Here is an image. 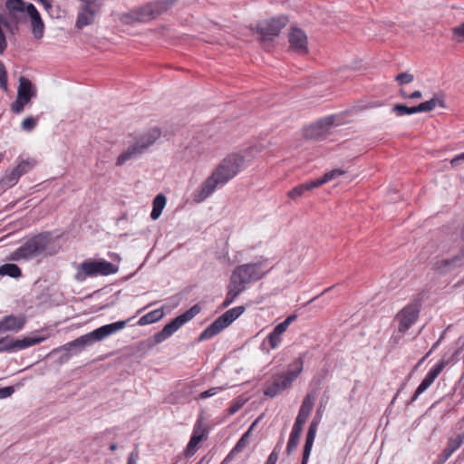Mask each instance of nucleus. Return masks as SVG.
<instances>
[{
    "instance_id": "4be33fe9",
    "label": "nucleus",
    "mask_w": 464,
    "mask_h": 464,
    "mask_svg": "<svg viewBox=\"0 0 464 464\" xmlns=\"http://www.w3.org/2000/svg\"><path fill=\"white\" fill-rule=\"evenodd\" d=\"M334 124V116H329L320 120L314 125L305 129L304 136L308 139H317L325 134L327 128Z\"/></svg>"
},
{
    "instance_id": "49530a36",
    "label": "nucleus",
    "mask_w": 464,
    "mask_h": 464,
    "mask_svg": "<svg viewBox=\"0 0 464 464\" xmlns=\"http://www.w3.org/2000/svg\"><path fill=\"white\" fill-rule=\"evenodd\" d=\"M453 34L459 42L464 41V23L453 28Z\"/></svg>"
},
{
    "instance_id": "423d86ee",
    "label": "nucleus",
    "mask_w": 464,
    "mask_h": 464,
    "mask_svg": "<svg viewBox=\"0 0 464 464\" xmlns=\"http://www.w3.org/2000/svg\"><path fill=\"white\" fill-rule=\"evenodd\" d=\"M293 369L287 372L276 374L272 377L271 381L266 384L265 395L270 398H275L285 390L291 387L293 382L302 372L304 368V361L302 357H298L292 364Z\"/></svg>"
},
{
    "instance_id": "f03ea898",
    "label": "nucleus",
    "mask_w": 464,
    "mask_h": 464,
    "mask_svg": "<svg viewBox=\"0 0 464 464\" xmlns=\"http://www.w3.org/2000/svg\"><path fill=\"white\" fill-rule=\"evenodd\" d=\"M269 271L268 259L263 256L254 262L237 266L232 272L223 307L230 305L248 284L260 280Z\"/></svg>"
},
{
    "instance_id": "774afa93",
    "label": "nucleus",
    "mask_w": 464,
    "mask_h": 464,
    "mask_svg": "<svg viewBox=\"0 0 464 464\" xmlns=\"http://www.w3.org/2000/svg\"><path fill=\"white\" fill-rule=\"evenodd\" d=\"M3 158H4V154L0 153V162L3 160Z\"/></svg>"
},
{
    "instance_id": "393cba45",
    "label": "nucleus",
    "mask_w": 464,
    "mask_h": 464,
    "mask_svg": "<svg viewBox=\"0 0 464 464\" xmlns=\"http://www.w3.org/2000/svg\"><path fill=\"white\" fill-rule=\"evenodd\" d=\"M36 95V91L30 80L24 77L19 79L17 96L20 100L30 102Z\"/></svg>"
},
{
    "instance_id": "c756f323",
    "label": "nucleus",
    "mask_w": 464,
    "mask_h": 464,
    "mask_svg": "<svg viewBox=\"0 0 464 464\" xmlns=\"http://www.w3.org/2000/svg\"><path fill=\"white\" fill-rule=\"evenodd\" d=\"M16 161L17 166L13 169L18 174L20 178L29 172L36 164V161L34 159L23 160L18 158Z\"/></svg>"
},
{
    "instance_id": "f257e3e1",
    "label": "nucleus",
    "mask_w": 464,
    "mask_h": 464,
    "mask_svg": "<svg viewBox=\"0 0 464 464\" xmlns=\"http://www.w3.org/2000/svg\"><path fill=\"white\" fill-rule=\"evenodd\" d=\"M246 166L243 156L237 153L227 155L213 170L212 174L202 183L194 194L196 202H202L218 188L225 186Z\"/></svg>"
},
{
    "instance_id": "a18cd8bd",
    "label": "nucleus",
    "mask_w": 464,
    "mask_h": 464,
    "mask_svg": "<svg viewBox=\"0 0 464 464\" xmlns=\"http://www.w3.org/2000/svg\"><path fill=\"white\" fill-rule=\"evenodd\" d=\"M303 425L304 424H302L300 422L295 421L292 430H291V433H290V436L300 439L301 433L303 431Z\"/></svg>"
},
{
    "instance_id": "338daca9",
    "label": "nucleus",
    "mask_w": 464,
    "mask_h": 464,
    "mask_svg": "<svg viewBox=\"0 0 464 464\" xmlns=\"http://www.w3.org/2000/svg\"><path fill=\"white\" fill-rule=\"evenodd\" d=\"M439 342H440V341L436 342V343L433 344V346H432V348H431V350H430L431 352H432V351H433V350L438 346Z\"/></svg>"
},
{
    "instance_id": "13d9d810",
    "label": "nucleus",
    "mask_w": 464,
    "mask_h": 464,
    "mask_svg": "<svg viewBox=\"0 0 464 464\" xmlns=\"http://www.w3.org/2000/svg\"><path fill=\"white\" fill-rule=\"evenodd\" d=\"M138 459H139V455H138V453L131 452V453L130 454L129 458H128L127 464H137Z\"/></svg>"
},
{
    "instance_id": "bb28decb",
    "label": "nucleus",
    "mask_w": 464,
    "mask_h": 464,
    "mask_svg": "<svg viewBox=\"0 0 464 464\" xmlns=\"http://www.w3.org/2000/svg\"><path fill=\"white\" fill-rule=\"evenodd\" d=\"M19 179L20 177L13 169H7L0 179V188L3 190L9 189L15 186Z\"/></svg>"
},
{
    "instance_id": "412c9836",
    "label": "nucleus",
    "mask_w": 464,
    "mask_h": 464,
    "mask_svg": "<svg viewBox=\"0 0 464 464\" xmlns=\"http://www.w3.org/2000/svg\"><path fill=\"white\" fill-rule=\"evenodd\" d=\"M206 435V430L200 420H198L194 425L192 435L186 448V455L191 457L195 454L198 444Z\"/></svg>"
},
{
    "instance_id": "09e8293b",
    "label": "nucleus",
    "mask_w": 464,
    "mask_h": 464,
    "mask_svg": "<svg viewBox=\"0 0 464 464\" xmlns=\"http://www.w3.org/2000/svg\"><path fill=\"white\" fill-rule=\"evenodd\" d=\"M454 452L446 447L439 456V464H444Z\"/></svg>"
},
{
    "instance_id": "ea45409f",
    "label": "nucleus",
    "mask_w": 464,
    "mask_h": 464,
    "mask_svg": "<svg viewBox=\"0 0 464 464\" xmlns=\"http://www.w3.org/2000/svg\"><path fill=\"white\" fill-rule=\"evenodd\" d=\"M28 102H24V100H20V98L17 96L16 101L12 103L11 109H12L13 112H14L16 114H20L21 112H23L25 104Z\"/></svg>"
},
{
    "instance_id": "6e6552de",
    "label": "nucleus",
    "mask_w": 464,
    "mask_h": 464,
    "mask_svg": "<svg viewBox=\"0 0 464 464\" xmlns=\"http://www.w3.org/2000/svg\"><path fill=\"white\" fill-rule=\"evenodd\" d=\"M117 271V266L109 261L88 260L77 266L75 279L78 282H83L88 276H109Z\"/></svg>"
},
{
    "instance_id": "473e14b6",
    "label": "nucleus",
    "mask_w": 464,
    "mask_h": 464,
    "mask_svg": "<svg viewBox=\"0 0 464 464\" xmlns=\"http://www.w3.org/2000/svg\"><path fill=\"white\" fill-rule=\"evenodd\" d=\"M22 275L20 267L15 264H5L0 266V276H7L12 278H18Z\"/></svg>"
},
{
    "instance_id": "cd10ccee",
    "label": "nucleus",
    "mask_w": 464,
    "mask_h": 464,
    "mask_svg": "<svg viewBox=\"0 0 464 464\" xmlns=\"http://www.w3.org/2000/svg\"><path fill=\"white\" fill-rule=\"evenodd\" d=\"M437 106L444 108L445 104H444V101L441 97L435 95L430 100L421 102L419 105H417L416 107H417V111L419 113V112L430 111L433 109H435Z\"/></svg>"
},
{
    "instance_id": "c03bdc74",
    "label": "nucleus",
    "mask_w": 464,
    "mask_h": 464,
    "mask_svg": "<svg viewBox=\"0 0 464 464\" xmlns=\"http://www.w3.org/2000/svg\"><path fill=\"white\" fill-rule=\"evenodd\" d=\"M245 403V401L244 400H241V399H238L237 401H235L232 405L227 409L229 414H235L236 412H237L244 405Z\"/></svg>"
},
{
    "instance_id": "603ef678",
    "label": "nucleus",
    "mask_w": 464,
    "mask_h": 464,
    "mask_svg": "<svg viewBox=\"0 0 464 464\" xmlns=\"http://www.w3.org/2000/svg\"><path fill=\"white\" fill-rule=\"evenodd\" d=\"M248 432L247 431L246 433H245L241 438L240 440L237 442L236 446L234 447L233 449V451H240L246 444L247 442V435H248Z\"/></svg>"
},
{
    "instance_id": "dca6fc26",
    "label": "nucleus",
    "mask_w": 464,
    "mask_h": 464,
    "mask_svg": "<svg viewBox=\"0 0 464 464\" xmlns=\"http://www.w3.org/2000/svg\"><path fill=\"white\" fill-rule=\"evenodd\" d=\"M322 416H323V411L321 410V408H318L316 411V415L311 421L308 430H307V433H306L301 464L308 463L310 454L312 451V448H313V444L314 442V439L316 436L317 428L321 421Z\"/></svg>"
},
{
    "instance_id": "37998d69",
    "label": "nucleus",
    "mask_w": 464,
    "mask_h": 464,
    "mask_svg": "<svg viewBox=\"0 0 464 464\" xmlns=\"http://www.w3.org/2000/svg\"><path fill=\"white\" fill-rule=\"evenodd\" d=\"M299 440L300 439L289 436V440L285 450L287 455H291L292 452L296 449L299 443Z\"/></svg>"
},
{
    "instance_id": "0e129e2a",
    "label": "nucleus",
    "mask_w": 464,
    "mask_h": 464,
    "mask_svg": "<svg viewBox=\"0 0 464 464\" xmlns=\"http://www.w3.org/2000/svg\"><path fill=\"white\" fill-rule=\"evenodd\" d=\"M282 443H283V441H282V440H280V441L276 444V447H277V451H278V453H279V452H280V450H281Z\"/></svg>"
},
{
    "instance_id": "de8ad7c7",
    "label": "nucleus",
    "mask_w": 464,
    "mask_h": 464,
    "mask_svg": "<svg viewBox=\"0 0 464 464\" xmlns=\"http://www.w3.org/2000/svg\"><path fill=\"white\" fill-rule=\"evenodd\" d=\"M454 452L446 447L439 456V464H444Z\"/></svg>"
},
{
    "instance_id": "bf43d9fd",
    "label": "nucleus",
    "mask_w": 464,
    "mask_h": 464,
    "mask_svg": "<svg viewBox=\"0 0 464 464\" xmlns=\"http://www.w3.org/2000/svg\"><path fill=\"white\" fill-rule=\"evenodd\" d=\"M421 97H422L421 92L420 91H415V92H411V94H409L408 99L414 100V99H420Z\"/></svg>"
},
{
    "instance_id": "e433bc0d",
    "label": "nucleus",
    "mask_w": 464,
    "mask_h": 464,
    "mask_svg": "<svg viewBox=\"0 0 464 464\" xmlns=\"http://www.w3.org/2000/svg\"><path fill=\"white\" fill-rule=\"evenodd\" d=\"M464 442V434H458L453 438H450L447 446L450 450L455 452L459 450Z\"/></svg>"
},
{
    "instance_id": "0eeeda50",
    "label": "nucleus",
    "mask_w": 464,
    "mask_h": 464,
    "mask_svg": "<svg viewBox=\"0 0 464 464\" xmlns=\"http://www.w3.org/2000/svg\"><path fill=\"white\" fill-rule=\"evenodd\" d=\"M51 241V236L48 233L36 235L25 241L20 247L10 255V259L19 261L21 259L29 260L42 255Z\"/></svg>"
},
{
    "instance_id": "6e6d98bb",
    "label": "nucleus",
    "mask_w": 464,
    "mask_h": 464,
    "mask_svg": "<svg viewBox=\"0 0 464 464\" xmlns=\"http://www.w3.org/2000/svg\"><path fill=\"white\" fill-rule=\"evenodd\" d=\"M464 161V152L460 153V154H458L456 155L451 160H450V164L453 166V167H457L459 165H460L462 162Z\"/></svg>"
},
{
    "instance_id": "7c9ffc66",
    "label": "nucleus",
    "mask_w": 464,
    "mask_h": 464,
    "mask_svg": "<svg viewBox=\"0 0 464 464\" xmlns=\"http://www.w3.org/2000/svg\"><path fill=\"white\" fill-rule=\"evenodd\" d=\"M166 206V197L163 194L157 195L153 199V208L150 212V218L153 220L158 219Z\"/></svg>"
},
{
    "instance_id": "9d476101",
    "label": "nucleus",
    "mask_w": 464,
    "mask_h": 464,
    "mask_svg": "<svg viewBox=\"0 0 464 464\" xmlns=\"http://www.w3.org/2000/svg\"><path fill=\"white\" fill-rule=\"evenodd\" d=\"M287 23L288 18L285 15L262 20L256 25V32L262 42H271L279 35Z\"/></svg>"
},
{
    "instance_id": "8fccbe9b",
    "label": "nucleus",
    "mask_w": 464,
    "mask_h": 464,
    "mask_svg": "<svg viewBox=\"0 0 464 464\" xmlns=\"http://www.w3.org/2000/svg\"><path fill=\"white\" fill-rule=\"evenodd\" d=\"M454 452L446 447L439 456V464H444Z\"/></svg>"
},
{
    "instance_id": "f704fd0d",
    "label": "nucleus",
    "mask_w": 464,
    "mask_h": 464,
    "mask_svg": "<svg viewBox=\"0 0 464 464\" xmlns=\"http://www.w3.org/2000/svg\"><path fill=\"white\" fill-rule=\"evenodd\" d=\"M392 112L395 113L398 117H401L403 115L418 113V111L416 106L408 107L405 104L397 103L392 108Z\"/></svg>"
},
{
    "instance_id": "72a5a7b5",
    "label": "nucleus",
    "mask_w": 464,
    "mask_h": 464,
    "mask_svg": "<svg viewBox=\"0 0 464 464\" xmlns=\"http://www.w3.org/2000/svg\"><path fill=\"white\" fill-rule=\"evenodd\" d=\"M343 173L344 172L342 169H333L331 171L326 172L323 177L314 179V182L318 188L333 179H335L336 178L342 176Z\"/></svg>"
},
{
    "instance_id": "58836bf2",
    "label": "nucleus",
    "mask_w": 464,
    "mask_h": 464,
    "mask_svg": "<svg viewBox=\"0 0 464 464\" xmlns=\"http://www.w3.org/2000/svg\"><path fill=\"white\" fill-rule=\"evenodd\" d=\"M38 117H27L21 123V129L24 131H32L38 122Z\"/></svg>"
},
{
    "instance_id": "f3484780",
    "label": "nucleus",
    "mask_w": 464,
    "mask_h": 464,
    "mask_svg": "<svg viewBox=\"0 0 464 464\" xmlns=\"http://www.w3.org/2000/svg\"><path fill=\"white\" fill-rule=\"evenodd\" d=\"M83 2L81 11L78 14L76 20V27L82 29L84 26L92 24L98 13V7L95 5V0H81Z\"/></svg>"
},
{
    "instance_id": "c9c22d12",
    "label": "nucleus",
    "mask_w": 464,
    "mask_h": 464,
    "mask_svg": "<svg viewBox=\"0 0 464 464\" xmlns=\"http://www.w3.org/2000/svg\"><path fill=\"white\" fill-rule=\"evenodd\" d=\"M26 4L24 0H7L5 2V7L10 13L14 12H25L26 13Z\"/></svg>"
},
{
    "instance_id": "ddd939ff",
    "label": "nucleus",
    "mask_w": 464,
    "mask_h": 464,
    "mask_svg": "<svg viewBox=\"0 0 464 464\" xmlns=\"http://www.w3.org/2000/svg\"><path fill=\"white\" fill-rule=\"evenodd\" d=\"M464 264V246L461 244L459 250L451 253L450 256L439 258L433 264V269L440 274H447L454 268Z\"/></svg>"
},
{
    "instance_id": "aec40b11",
    "label": "nucleus",
    "mask_w": 464,
    "mask_h": 464,
    "mask_svg": "<svg viewBox=\"0 0 464 464\" xmlns=\"http://www.w3.org/2000/svg\"><path fill=\"white\" fill-rule=\"evenodd\" d=\"M176 0H159L144 5L148 20L150 21L169 11Z\"/></svg>"
},
{
    "instance_id": "b1692460",
    "label": "nucleus",
    "mask_w": 464,
    "mask_h": 464,
    "mask_svg": "<svg viewBox=\"0 0 464 464\" xmlns=\"http://www.w3.org/2000/svg\"><path fill=\"white\" fill-rule=\"evenodd\" d=\"M25 320L24 317H17L14 315H8L0 321V332L6 331H19L24 325Z\"/></svg>"
},
{
    "instance_id": "864d4df0",
    "label": "nucleus",
    "mask_w": 464,
    "mask_h": 464,
    "mask_svg": "<svg viewBox=\"0 0 464 464\" xmlns=\"http://www.w3.org/2000/svg\"><path fill=\"white\" fill-rule=\"evenodd\" d=\"M14 392L13 386H7L0 389V400L10 397Z\"/></svg>"
},
{
    "instance_id": "052dcab7",
    "label": "nucleus",
    "mask_w": 464,
    "mask_h": 464,
    "mask_svg": "<svg viewBox=\"0 0 464 464\" xmlns=\"http://www.w3.org/2000/svg\"><path fill=\"white\" fill-rule=\"evenodd\" d=\"M431 353V351H430L425 356H423L419 362L415 365L413 371H415L425 360L426 358Z\"/></svg>"
},
{
    "instance_id": "a211bd4d",
    "label": "nucleus",
    "mask_w": 464,
    "mask_h": 464,
    "mask_svg": "<svg viewBox=\"0 0 464 464\" xmlns=\"http://www.w3.org/2000/svg\"><path fill=\"white\" fill-rule=\"evenodd\" d=\"M290 49L298 54H305L308 51V42L305 33L299 28H293L289 34Z\"/></svg>"
},
{
    "instance_id": "5701e85b",
    "label": "nucleus",
    "mask_w": 464,
    "mask_h": 464,
    "mask_svg": "<svg viewBox=\"0 0 464 464\" xmlns=\"http://www.w3.org/2000/svg\"><path fill=\"white\" fill-rule=\"evenodd\" d=\"M144 6L131 10L121 15L120 20L122 24H131L134 23L149 22Z\"/></svg>"
},
{
    "instance_id": "e2e57ef3",
    "label": "nucleus",
    "mask_w": 464,
    "mask_h": 464,
    "mask_svg": "<svg viewBox=\"0 0 464 464\" xmlns=\"http://www.w3.org/2000/svg\"><path fill=\"white\" fill-rule=\"evenodd\" d=\"M117 448H118V445L116 443H112L110 446V450H112V451L116 450Z\"/></svg>"
},
{
    "instance_id": "6ab92c4d",
    "label": "nucleus",
    "mask_w": 464,
    "mask_h": 464,
    "mask_svg": "<svg viewBox=\"0 0 464 464\" xmlns=\"http://www.w3.org/2000/svg\"><path fill=\"white\" fill-rule=\"evenodd\" d=\"M26 14L30 19L32 34L37 40L42 39L44 34V23L36 7L29 3L26 6Z\"/></svg>"
},
{
    "instance_id": "a19ab883",
    "label": "nucleus",
    "mask_w": 464,
    "mask_h": 464,
    "mask_svg": "<svg viewBox=\"0 0 464 464\" xmlns=\"http://www.w3.org/2000/svg\"><path fill=\"white\" fill-rule=\"evenodd\" d=\"M413 79H414V76L408 72L400 73L395 77V80L401 85L411 83L413 81Z\"/></svg>"
},
{
    "instance_id": "1a4fd4ad",
    "label": "nucleus",
    "mask_w": 464,
    "mask_h": 464,
    "mask_svg": "<svg viewBox=\"0 0 464 464\" xmlns=\"http://www.w3.org/2000/svg\"><path fill=\"white\" fill-rule=\"evenodd\" d=\"M244 311V306H237L226 311L198 335V341L203 342L218 334L237 319Z\"/></svg>"
},
{
    "instance_id": "79ce46f5",
    "label": "nucleus",
    "mask_w": 464,
    "mask_h": 464,
    "mask_svg": "<svg viewBox=\"0 0 464 464\" xmlns=\"http://www.w3.org/2000/svg\"><path fill=\"white\" fill-rule=\"evenodd\" d=\"M0 87L5 91L7 90V73L2 62H0Z\"/></svg>"
},
{
    "instance_id": "2eb2a0df",
    "label": "nucleus",
    "mask_w": 464,
    "mask_h": 464,
    "mask_svg": "<svg viewBox=\"0 0 464 464\" xmlns=\"http://www.w3.org/2000/svg\"><path fill=\"white\" fill-rule=\"evenodd\" d=\"M44 337H24L23 339H12L9 337L0 338V353L23 350L34 344L40 343Z\"/></svg>"
},
{
    "instance_id": "20e7f679",
    "label": "nucleus",
    "mask_w": 464,
    "mask_h": 464,
    "mask_svg": "<svg viewBox=\"0 0 464 464\" xmlns=\"http://www.w3.org/2000/svg\"><path fill=\"white\" fill-rule=\"evenodd\" d=\"M160 134V129L152 128L146 132L132 137L129 141L127 149L119 155L116 165L122 166L127 161L139 158L156 142Z\"/></svg>"
},
{
    "instance_id": "4d7b16f0",
    "label": "nucleus",
    "mask_w": 464,
    "mask_h": 464,
    "mask_svg": "<svg viewBox=\"0 0 464 464\" xmlns=\"http://www.w3.org/2000/svg\"><path fill=\"white\" fill-rule=\"evenodd\" d=\"M38 3L43 5L44 8L47 13H51L53 10V0H36Z\"/></svg>"
},
{
    "instance_id": "39448f33",
    "label": "nucleus",
    "mask_w": 464,
    "mask_h": 464,
    "mask_svg": "<svg viewBox=\"0 0 464 464\" xmlns=\"http://www.w3.org/2000/svg\"><path fill=\"white\" fill-rule=\"evenodd\" d=\"M200 311V306L198 304H194L188 311L177 316L171 322L167 324L161 331L156 333L153 336L141 342L140 344V347L143 349H151L155 345L161 343L169 337H170L174 333H176L186 323H188V321L193 319L197 314H198Z\"/></svg>"
},
{
    "instance_id": "69168bd1",
    "label": "nucleus",
    "mask_w": 464,
    "mask_h": 464,
    "mask_svg": "<svg viewBox=\"0 0 464 464\" xmlns=\"http://www.w3.org/2000/svg\"><path fill=\"white\" fill-rule=\"evenodd\" d=\"M401 94L403 98H408L409 94H407L403 90H401Z\"/></svg>"
},
{
    "instance_id": "f8f14e48",
    "label": "nucleus",
    "mask_w": 464,
    "mask_h": 464,
    "mask_svg": "<svg viewBox=\"0 0 464 464\" xmlns=\"http://www.w3.org/2000/svg\"><path fill=\"white\" fill-rule=\"evenodd\" d=\"M450 359H446L443 356L432 368L425 375L424 379L421 381L420 384L416 389L412 397L409 401L408 404L413 403L419 396L423 393L433 383L436 378L440 375V373L443 371V369L450 363Z\"/></svg>"
},
{
    "instance_id": "c85d7f7f",
    "label": "nucleus",
    "mask_w": 464,
    "mask_h": 464,
    "mask_svg": "<svg viewBox=\"0 0 464 464\" xmlns=\"http://www.w3.org/2000/svg\"><path fill=\"white\" fill-rule=\"evenodd\" d=\"M164 316L163 309H155L141 316L139 321V325H146L160 321Z\"/></svg>"
},
{
    "instance_id": "3c124183",
    "label": "nucleus",
    "mask_w": 464,
    "mask_h": 464,
    "mask_svg": "<svg viewBox=\"0 0 464 464\" xmlns=\"http://www.w3.org/2000/svg\"><path fill=\"white\" fill-rule=\"evenodd\" d=\"M454 452L446 447L439 456V464H444Z\"/></svg>"
},
{
    "instance_id": "7ed1b4c3",
    "label": "nucleus",
    "mask_w": 464,
    "mask_h": 464,
    "mask_svg": "<svg viewBox=\"0 0 464 464\" xmlns=\"http://www.w3.org/2000/svg\"><path fill=\"white\" fill-rule=\"evenodd\" d=\"M126 326V321H118L102 325L86 334H83L75 340L67 343L60 348L71 354H78L87 346H91L97 342H101L108 336L114 334Z\"/></svg>"
},
{
    "instance_id": "2f4dec72",
    "label": "nucleus",
    "mask_w": 464,
    "mask_h": 464,
    "mask_svg": "<svg viewBox=\"0 0 464 464\" xmlns=\"http://www.w3.org/2000/svg\"><path fill=\"white\" fill-rule=\"evenodd\" d=\"M317 188V186H316L314 180H312V181H309V182L298 185L295 188H294L293 189H291L288 192V197L290 198L295 199L297 197L302 196L304 193V191L309 190V189H313V188Z\"/></svg>"
},
{
    "instance_id": "a878e982",
    "label": "nucleus",
    "mask_w": 464,
    "mask_h": 464,
    "mask_svg": "<svg viewBox=\"0 0 464 464\" xmlns=\"http://www.w3.org/2000/svg\"><path fill=\"white\" fill-rule=\"evenodd\" d=\"M314 403V397L311 393H308L303 400L302 405L295 419L296 422H300L302 424L305 423L313 410Z\"/></svg>"
},
{
    "instance_id": "4468645a",
    "label": "nucleus",
    "mask_w": 464,
    "mask_h": 464,
    "mask_svg": "<svg viewBox=\"0 0 464 464\" xmlns=\"http://www.w3.org/2000/svg\"><path fill=\"white\" fill-rule=\"evenodd\" d=\"M297 316L295 314H291L287 316L282 323L278 324L273 331L267 335V337L263 341L261 347L263 350L266 349V346L268 345V349L275 350L279 347L282 342V335L287 330L289 325L295 321Z\"/></svg>"
},
{
    "instance_id": "9b49d317",
    "label": "nucleus",
    "mask_w": 464,
    "mask_h": 464,
    "mask_svg": "<svg viewBox=\"0 0 464 464\" xmlns=\"http://www.w3.org/2000/svg\"><path fill=\"white\" fill-rule=\"evenodd\" d=\"M420 300L415 299L404 306L396 315L399 322L398 331L404 334L417 321L420 312Z\"/></svg>"
},
{
    "instance_id": "680f3d73",
    "label": "nucleus",
    "mask_w": 464,
    "mask_h": 464,
    "mask_svg": "<svg viewBox=\"0 0 464 464\" xmlns=\"http://www.w3.org/2000/svg\"><path fill=\"white\" fill-rule=\"evenodd\" d=\"M405 386V382L401 383V388L398 390L396 395L393 397L392 401V403L394 402V401L397 399V397L399 396L400 392H401V390L404 388Z\"/></svg>"
},
{
    "instance_id": "4c0bfd02",
    "label": "nucleus",
    "mask_w": 464,
    "mask_h": 464,
    "mask_svg": "<svg viewBox=\"0 0 464 464\" xmlns=\"http://www.w3.org/2000/svg\"><path fill=\"white\" fill-rule=\"evenodd\" d=\"M225 390V387L223 386H218V387H212L205 392H200L196 398L195 400H205V399H208V398H210V397H213L215 396L216 394H218V392H222Z\"/></svg>"
},
{
    "instance_id": "5fc2aeb1",
    "label": "nucleus",
    "mask_w": 464,
    "mask_h": 464,
    "mask_svg": "<svg viewBox=\"0 0 464 464\" xmlns=\"http://www.w3.org/2000/svg\"><path fill=\"white\" fill-rule=\"evenodd\" d=\"M278 457L279 456H278L277 447H275L273 451L268 456L265 464H276L278 459Z\"/></svg>"
}]
</instances>
